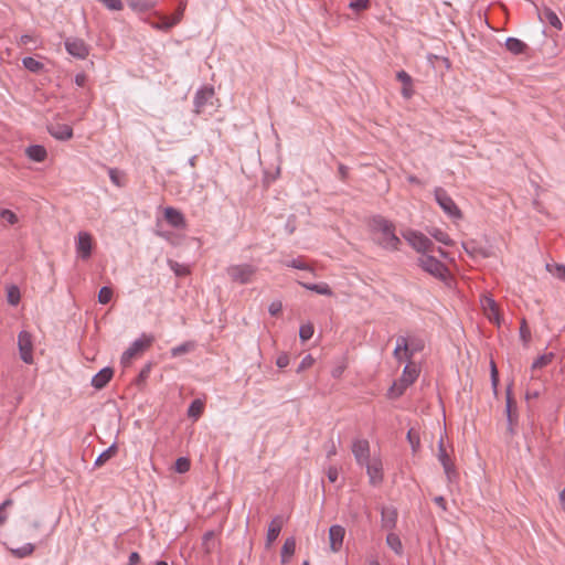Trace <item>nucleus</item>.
<instances>
[{
    "instance_id": "1",
    "label": "nucleus",
    "mask_w": 565,
    "mask_h": 565,
    "mask_svg": "<svg viewBox=\"0 0 565 565\" xmlns=\"http://www.w3.org/2000/svg\"><path fill=\"white\" fill-rule=\"evenodd\" d=\"M371 227L380 234L377 238L379 245L385 249L396 250L401 244V239L395 234V225L381 215H376L371 221Z\"/></svg>"
},
{
    "instance_id": "2",
    "label": "nucleus",
    "mask_w": 565,
    "mask_h": 565,
    "mask_svg": "<svg viewBox=\"0 0 565 565\" xmlns=\"http://www.w3.org/2000/svg\"><path fill=\"white\" fill-rule=\"evenodd\" d=\"M418 376V371L415 366L406 365L401 379L395 381L387 392L390 398H398L404 394L406 388L412 385Z\"/></svg>"
},
{
    "instance_id": "3",
    "label": "nucleus",
    "mask_w": 565,
    "mask_h": 565,
    "mask_svg": "<svg viewBox=\"0 0 565 565\" xmlns=\"http://www.w3.org/2000/svg\"><path fill=\"white\" fill-rule=\"evenodd\" d=\"M226 273L233 282L246 285L253 281L257 267L250 264L231 265L226 268Z\"/></svg>"
},
{
    "instance_id": "4",
    "label": "nucleus",
    "mask_w": 565,
    "mask_h": 565,
    "mask_svg": "<svg viewBox=\"0 0 565 565\" xmlns=\"http://www.w3.org/2000/svg\"><path fill=\"white\" fill-rule=\"evenodd\" d=\"M418 266L422 267L426 273L430 274L439 280H446L448 275V268L436 257L431 255H422L418 260Z\"/></svg>"
},
{
    "instance_id": "5",
    "label": "nucleus",
    "mask_w": 565,
    "mask_h": 565,
    "mask_svg": "<svg viewBox=\"0 0 565 565\" xmlns=\"http://www.w3.org/2000/svg\"><path fill=\"white\" fill-rule=\"evenodd\" d=\"M153 342L152 335L142 334L141 338L135 340L130 347L122 353L121 355V364L127 366L130 364V361L136 358L138 354L146 351Z\"/></svg>"
},
{
    "instance_id": "6",
    "label": "nucleus",
    "mask_w": 565,
    "mask_h": 565,
    "mask_svg": "<svg viewBox=\"0 0 565 565\" xmlns=\"http://www.w3.org/2000/svg\"><path fill=\"white\" fill-rule=\"evenodd\" d=\"M435 199L439 206L447 213L449 216L454 218H461L462 213L460 209L457 206L455 201L448 195L447 191L440 186L436 188Z\"/></svg>"
},
{
    "instance_id": "7",
    "label": "nucleus",
    "mask_w": 565,
    "mask_h": 565,
    "mask_svg": "<svg viewBox=\"0 0 565 565\" xmlns=\"http://www.w3.org/2000/svg\"><path fill=\"white\" fill-rule=\"evenodd\" d=\"M404 238L419 253L427 255L429 252H434V243L424 234L409 231L404 234Z\"/></svg>"
},
{
    "instance_id": "8",
    "label": "nucleus",
    "mask_w": 565,
    "mask_h": 565,
    "mask_svg": "<svg viewBox=\"0 0 565 565\" xmlns=\"http://www.w3.org/2000/svg\"><path fill=\"white\" fill-rule=\"evenodd\" d=\"M214 88L212 86H203L200 88L194 96V109L196 115H201L205 111L207 105L213 106L212 99L214 97Z\"/></svg>"
},
{
    "instance_id": "9",
    "label": "nucleus",
    "mask_w": 565,
    "mask_h": 565,
    "mask_svg": "<svg viewBox=\"0 0 565 565\" xmlns=\"http://www.w3.org/2000/svg\"><path fill=\"white\" fill-rule=\"evenodd\" d=\"M505 413L508 418V433L513 436L518 424L516 403L512 396V384L507 387Z\"/></svg>"
},
{
    "instance_id": "10",
    "label": "nucleus",
    "mask_w": 565,
    "mask_h": 565,
    "mask_svg": "<svg viewBox=\"0 0 565 565\" xmlns=\"http://www.w3.org/2000/svg\"><path fill=\"white\" fill-rule=\"evenodd\" d=\"M64 44L67 53L75 58L85 60L89 55V45L82 39L71 36Z\"/></svg>"
},
{
    "instance_id": "11",
    "label": "nucleus",
    "mask_w": 565,
    "mask_h": 565,
    "mask_svg": "<svg viewBox=\"0 0 565 565\" xmlns=\"http://www.w3.org/2000/svg\"><path fill=\"white\" fill-rule=\"evenodd\" d=\"M18 345L21 360L28 364L33 363L32 337L26 331H21L18 337Z\"/></svg>"
},
{
    "instance_id": "12",
    "label": "nucleus",
    "mask_w": 565,
    "mask_h": 565,
    "mask_svg": "<svg viewBox=\"0 0 565 565\" xmlns=\"http://www.w3.org/2000/svg\"><path fill=\"white\" fill-rule=\"evenodd\" d=\"M438 460L440 461L441 466L444 467L445 473L449 481L452 480V477L456 476L455 466L450 459V456L448 455L445 444H444V437L441 436L438 441Z\"/></svg>"
},
{
    "instance_id": "13",
    "label": "nucleus",
    "mask_w": 565,
    "mask_h": 565,
    "mask_svg": "<svg viewBox=\"0 0 565 565\" xmlns=\"http://www.w3.org/2000/svg\"><path fill=\"white\" fill-rule=\"evenodd\" d=\"M93 237L87 232H79L76 241V252L82 259H88L92 255Z\"/></svg>"
},
{
    "instance_id": "14",
    "label": "nucleus",
    "mask_w": 565,
    "mask_h": 565,
    "mask_svg": "<svg viewBox=\"0 0 565 565\" xmlns=\"http://www.w3.org/2000/svg\"><path fill=\"white\" fill-rule=\"evenodd\" d=\"M345 536V529L342 525L335 524L329 529V543L330 550L338 553L342 548L343 540Z\"/></svg>"
},
{
    "instance_id": "15",
    "label": "nucleus",
    "mask_w": 565,
    "mask_h": 565,
    "mask_svg": "<svg viewBox=\"0 0 565 565\" xmlns=\"http://www.w3.org/2000/svg\"><path fill=\"white\" fill-rule=\"evenodd\" d=\"M352 452L360 465L367 463L370 457V444L366 439H356L352 445Z\"/></svg>"
},
{
    "instance_id": "16",
    "label": "nucleus",
    "mask_w": 565,
    "mask_h": 565,
    "mask_svg": "<svg viewBox=\"0 0 565 565\" xmlns=\"http://www.w3.org/2000/svg\"><path fill=\"white\" fill-rule=\"evenodd\" d=\"M47 131L57 140H68L73 137V129L65 124H52L47 127Z\"/></svg>"
},
{
    "instance_id": "17",
    "label": "nucleus",
    "mask_w": 565,
    "mask_h": 565,
    "mask_svg": "<svg viewBox=\"0 0 565 565\" xmlns=\"http://www.w3.org/2000/svg\"><path fill=\"white\" fill-rule=\"evenodd\" d=\"M284 525V519L281 515L275 516L268 525L266 535V546L269 547L279 536Z\"/></svg>"
},
{
    "instance_id": "18",
    "label": "nucleus",
    "mask_w": 565,
    "mask_h": 565,
    "mask_svg": "<svg viewBox=\"0 0 565 565\" xmlns=\"http://www.w3.org/2000/svg\"><path fill=\"white\" fill-rule=\"evenodd\" d=\"M481 303L488 319L499 324L500 315L497 302L491 297L483 296V298L481 299Z\"/></svg>"
},
{
    "instance_id": "19",
    "label": "nucleus",
    "mask_w": 565,
    "mask_h": 565,
    "mask_svg": "<svg viewBox=\"0 0 565 565\" xmlns=\"http://www.w3.org/2000/svg\"><path fill=\"white\" fill-rule=\"evenodd\" d=\"M113 375L114 371L111 367H104L93 376L92 385L96 390H102L109 383V381L113 379Z\"/></svg>"
},
{
    "instance_id": "20",
    "label": "nucleus",
    "mask_w": 565,
    "mask_h": 565,
    "mask_svg": "<svg viewBox=\"0 0 565 565\" xmlns=\"http://www.w3.org/2000/svg\"><path fill=\"white\" fill-rule=\"evenodd\" d=\"M396 78H397V81H399L403 84V87H402L403 97L406 99H409L414 95L412 76L405 71H399L396 74Z\"/></svg>"
},
{
    "instance_id": "21",
    "label": "nucleus",
    "mask_w": 565,
    "mask_h": 565,
    "mask_svg": "<svg viewBox=\"0 0 565 565\" xmlns=\"http://www.w3.org/2000/svg\"><path fill=\"white\" fill-rule=\"evenodd\" d=\"M164 218L173 227H182L185 224L182 213L174 207L164 210Z\"/></svg>"
},
{
    "instance_id": "22",
    "label": "nucleus",
    "mask_w": 565,
    "mask_h": 565,
    "mask_svg": "<svg viewBox=\"0 0 565 565\" xmlns=\"http://www.w3.org/2000/svg\"><path fill=\"white\" fill-rule=\"evenodd\" d=\"M218 542L214 531H207L202 537V550L205 555H211L217 547Z\"/></svg>"
},
{
    "instance_id": "23",
    "label": "nucleus",
    "mask_w": 565,
    "mask_h": 565,
    "mask_svg": "<svg viewBox=\"0 0 565 565\" xmlns=\"http://www.w3.org/2000/svg\"><path fill=\"white\" fill-rule=\"evenodd\" d=\"M409 342L405 337H398L396 339V347L394 350V356L396 360L402 361L404 358L408 360Z\"/></svg>"
},
{
    "instance_id": "24",
    "label": "nucleus",
    "mask_w": 565,
    "mask_h": 565,
    "mask_svg": "<svg viewBox=\"0 0 565 565\" xmlns=\"http://www.w3.org/2000/svg\"><path fill=\"white\" fill-rule=\"evenodd\" d=\"M505 46L507 50L514 55L524 54L529 50L527 44L516 38H508Z\"/></svg>"
},
{
    "instance_id": "25",
    "label": "nucleus",
    "mask_w": 565,
    "mask_h": 565,
    "mask_svg": "<svg viewBox=\"0 0 565 565\" xmlns=\"http://www.w3.org/2000/svg\"><path fill=\"white\" fill-rule=\"evenodd\" d=\"M366 465V471L370 477V482L372 484H377L382 481V468L380 462H369Z\"/></svg>"
},
{
    "instance_id": "26",
    "label": "nucleus",
    "mask_w": 565,
    "mask_h": 565,
    "mask_svg": "<svg viewBox=\"0 0 565 565\" xmlns=\"http://www.w3.org/2000/svg\"><path fill=\"white\" fill-rule=\"evenodd\" d=\"M25 153L31 160L35 162L44 161L47 156L46 149L40 145H33L28 147Z\"/></svg>"
},
{
    "instance_id": "27",
    "label": "nucleus",
    "mask_w": 565,
    "mask_h": 565,
    "mask_svg": "<svg viewBox=\"0 0 565 565\" xmlns=\"http://www.w3.org/2000/svg\"><path fill=\"white\" fill-rule=\"evenodd\" d=\"M296 551V540L295 537H288L282 547H281V563L286 564L289 558L295 554Z\"/></svg>"
},
{
    "instance_id": "28",
    "label": "nucleus",
    "mask_w": 565,
    "mask_h": 565,
    "mask_svg": "<svg viewBox=\"0 0 565 565\" xmlns=\"http://www.w3.org/2000/svg\"><path fill=\"white\" fill-rule=\"evenodd\" d=\"M397 512L394 509L382 510V525L385 529H393L396 525Z\"/></svg>"
},
{
    "instance_id": "29",
    "label": "nucleus",
    "mask_w": 565,
    "mask_h": 565,
    "mask_svg": "<svg viewBox=\"0 0 565 565\" xmlns=\"http://www.w3.org/2000/svg\"><path fill=\"white\" fill-rule=\"evenodd\" d=\"M554 358H555V354L553 352L544 353L543 355H541L534 360V362L532 363L531 370L533 372H535L536 370H541V369L547 366L548 364L552 363Z\"/></svg>"
},
{
    "instance_id": "30",
    "label": "nucleus",
    "mask_w": 565,
    "mask_h": 565,
    "mask_svg": "<svg viewBox=\"0 0 565 565\" xmlns=\"http://www.w3.org/2000/svg\"><path fill=\"white\" fill-rule=\"evenodd\" d=\"M23 66L32 73H41L44 70V64L31 56H26L22 60Z\"/></svg>"
},
{
    "instance_id": "31",
    "label": "nucleus",
    "mask_w": 565,
    "mask_h": 565,
    "mask_svg": "<svg viewBox=\"0 0 565 565\" xmlns=\"http://www.w3.org/2000/svg\"><path fill=\"white\" fill-rule=\"evenodd\" d=\"M301 286L305 287L306 289L315 291V292H317L319 295H324V296H331L332 295L331 288L326 282H322V284H306V282H301Z\"/></svg>"
},
{
    "instance_id": "32",
    "label": "nucleus",
    "mask_w": 565,
    "mask_h": 565,
    "mask_svg": "<svg viewBox=\"0 0 565 565\" xmlns=\"http://www.w3.org/2000/svg\"><path fill=\"white\" fill-rule=\"evenodd\" d=\"M117 450H118V448H117L116 444H113L111 446H109L105 451H103L97 457V459L95 460V466L96 467L103 466L106 461H108L110 458H113L117 454Z\"/></svg>"
},
{
    "instance_id": "33",
    "label": "nucleus",
    "mask_w": 565,
    "mask_h": 565,
    "mask_svg": "<svg viewBox=\"0 0 565 565\" xmlns=\"http://www.w3.org/2000/svg\"><path fill=\"white\" fill-rule=\"evenodd\" d=\"M21 292L18 286L11 285L7 288V300L11 306H17L20 302Z\"/></svg>"
},
{
    "instance_id": "34",
    "label": "nucleus",
    "mask_w": 565,
    "mask_h": 565,
    "mask_svg": "<svg viewBox=\"0 0 565 565\" xmlns=\"http://www.w3.org/2000/svg\"><path fill=\"white\" fill-rule=\"evenodd\" d=\"M203 409H204L203 402L200 399H194L189 406L188 416L196 419L202 415Z\"/></svg>"
},
{
    "instance_id": "35",
    "label": "nucleus",
    "mask_w": 565,
    "mask_h": 565,
    "mask_svg": "<svg viewBox=\"0 0 565 565\" xmlns=\"http://www.w3.org/2000/svg\"><path fill=\"white\" fill-rule=\"evenodd\" d=\"M546 270L559 280L565 281V265L546 264Z\"/></svg>"
},
{
    "instance_id": "36",
    "label": "nucleus",
    "mask_w": 565,
    "mask_h": 565,
    "mask_svg": "<svg viewBox=\"0 0 565 565\" xmlns=\"http://www.w3.org/2000/svg\"><path fill=\"white\" fill-rule=\"evenodd\" d=\"M544 15L547 22L557 30L563 29V24L558 19L557 14L550 8H544Z\"/></svg>"
},
{
    "instance_id": "37",
    "label": "nucleus",
    "mask_w": 565,
    "mask_h": 565,
    "mask_svg": "<svg viewBox=\"0 0 565 565\" xmlns=\"http://www.w3.org/2000/svg\"><path fill=\"white\" fill-rule=\"evenodd\" d=\"M34 545L31 543H26L21 547L11 550L12 555L18 558H23L30 556L34 552Z\"/></svg>"
},
{
    "instance_id": "38",
    "label": "nucleus",
    "mask_w": 565,
    "mask_h": 565,
    "mask_svg": "<svg viewBox=\"0 0 565 565\" xmlns=\"http://www.w3.org/2000/svg\"><path fill=\"white\" fill-rule=\"evenodd\" d=\"M386 543L395 553H397V554L402 553L403 545H402L401 539L395 533H390L386 536Z\"/></svg>"
},
{
    "instance_id": "39",
    "label": "nucleus",
    "mask_w": 565,
    "mask_h": 565,
    "mask_svg": "<svg viewBox=\"0 0 565 565\" xmlns=\"http://www.w3.org/2000/svg\"><path fill=\"white\" fill-rule=\"evenodd\" d=\"M195 348V343L194 342H185V343H182L178 347H174L171 349V355L172 356H179V355H182V354H185V353H189L190 351H192L193 349Z\"/></svg>"
},
{
    "instance_id": "40",
    "label": "nucleus",
    "mask_w": 565,
    "mask_h": 565,
    "mask_svg": "<svg viewBox=\"0 0 565 565\" xmlns=\"http://www.w3.org/2000/svg\"><path fill=\"white\" fill-rule=\"evenodd\" d=\"M130 8L139 11H148L153 7V3L149 0H127Z\"/></svg>"
},
{
    "instance_id": "41",
    "label": "nucleus",
    "mask_w": 565,
    "mask_h": 565,
    "mask_svg": "<svg viewBox=\"0 0 565 565\" xmlns=\"http://www.w3.org/2000/svg\"><path fill=\"white\" fill-rule=\"evenodd\" d=\"M0 218L10 225H14L19 222L17 214L8 209H0Z\"/></svg>"
},
{
    "instance_id": "42",
    "label": "nucleus",
    "mask_w": 565,
    "mask_h": 565,
    "mask_svg": "<svg viewBox=\"0 0 565 565\" xmlns=\"http://www.w3.org/2000/svg\"><path fill=\"white\" fill-rule=\"evenodd\" d=\"M191 462L185 457H180L175 460L174 469L179 473H185L190 470Z\"/></svg>"
},
{
    "instance_id": "43",
    "label": "nucleus",
    "mask_w": 565,
    "mask_h": 565,
    "mask_svg": "<svg viewBox=\"0 0 565 565\" xmlns=\"http://www.w3.org/2000/svg\"><path fill=\"white\" fill-rule=\"evenodd\" d=\"M407 440L409 441L412 449L414 452H416L419 449L420 446V439L417 431H415L413 428L407 431Z\"/></svg>"
},
{
    "instance_id": "44",
    "label": "nucleus",
    "mask_w": 565,
    "mask_h": 565,
    "mask_svg": "<svg viewBox=\"0 0 565 565\" xmlns=\"http://www.w3.org/2000/svg\"><path fill=\"white\" fill-rule=\"evenodd\" d=\"M113 289L110 287L104 286L100 288L98 292V301L102 305H106L111 300Z\"/></svg>"
},
{
    "instance_id": "45",
    "label": "nucleus",
    "mask_w": 565,
    "mask_h": 565,
    "mask_svg": "<svg viewBox=\"0 0 565 565\" xmlns=\"http://www.w3.org/2000/svg\"><path fill=\"white\" fill-rule=\"evenodd\" d=\"M520 338L524 342V345H527L531 339V331L527 327L526 320L522 319L520 326Z\"/></svg>"
},
{
    "instance_id": "46",
    "label": "nucleus",
    "mask_w": 565,
    "mask_h": 565,
    "mask_svg": "<svg viewBox=\"0 0 565 565\" xmlns=\"http://www.w3.org/2000/svg\"><path fill=\"white\" fill-rule=\"evenodd\" d=\"M313 335V326L308 323V324H302L300 327V330H299V338L301 339V341H308L309 339H311V337Z\"/></svg>"
},
{
    "instance_id": "47",
    "label": "nucleus",
    "mask_w": 565,
    "mask_h": 565,
    "mask_svg": "<svg viewBox=\"0 0 565 565\" xmlns=\"http://www.w3.org/2000/svg\"><path fill=\"white\" fill-rule=\"evenodd\" d=\"M369 6H370V0H352L349 3V8H351L352 10H354L356 12L366 10L369 8Z\"/></svg>"
},
{
    "instance_id": "48",
    "label": "nucleus",
    "mask_w": 565,
    "mask_h": 565,
    "mask_svg": "<svg viewBox=\"0 0 565 565\" xmlns=\"http://www.w3.org/2000/svg\"><path fill=\"white\" fill-rule=\"evenodd\" d=\"M315 363V359L310 355V354H307L300 362V364L298 365L296 372L297 373H301L302 371L311 367Z\"/></svg>"
},
{
    "instance_id": "49",
    "label": "nucleus",
    "mask_w": 565,
    "mask_h": 565,
    "mask_svg": "<svg viewBox=\"0 0 565 565\" xmlns=\"http://www.w3.org/2000/svg\"><path fill=\"white\" fill-rule=\"evenodd\" d=\"M490 371H491V384H492L494 392H497V388L499 385V372H498L497 365L493 360L490 362Z\"/></svg>"
},
{
    "instance_id": "50",
    "label": "nucleus",
    "mask_w": 565,
    "mask_h": 565,
    "mask_svg": "<svg viewBox=\"0 0 565 565\" xmlns=\"http://www.w3.org/2000/svg\"><path fill=\"white\" fill-rule=\"evenodd\" d=\"M431 235L440 243L445 245H451L452 241L450 239L449 235L440 230H435Z\"/></svg>"
},
{
    "instance_id": "51",
    "label": "nucleus",
    "mask_w": 565,
    "mask_h": 565,
    "mask_svg": "<svg viewBox=\"0 0 565 565\" xmlns=\"http://www.w3.org/2000/svg\"><path fill=\"white\" fill-rule=\"evenodd\" d=\"M170 267L177 276H185L189 274V269L177 262H170Z\"/></svg>"
},
{
    "instance_id": "52",
    "label": "nucleus",
    "mask_w": 565,
    "mask_h": 565,
    "mask_svg": "<svg viewBox=\"0 0 565 565\" xmlns=\"http://www.w3.org/2000/svg\"><path fill=\"white\" fill-rule=\"evenodd\" d=\"M462 247L465 248V250L470 254L471 256H476L478 254H481L482 250L481 248H477L475 246V242H465L462 243Z\"/></svg>"
},
{
    "instance_id": "53",
    "label": "nucleus",
    "mask_w": 565,
    "mask_h": 565,
    "mask_svg": "<svg viewBox=\"0 0 565 565\" xmlns=\"http://www.w3.org/2000/svg\"><path fill=\"white\" fill-rule=\"evenodd\" d=\"M12 503L13 501L11 499H7L0 504V525L7 520V515L4 513L6 508L11 507Z\"/></svg>"
},
{
    "instance_id": "54",
    "label": "nucleus",
    "mask_w": 565,
    "mask_h": 565,
    "mask_svg": "<svg viewBox=\"0 0 565 565\" xmlns=\"http://www.w3.org/2000/svg\"><path fill=\"white\" fill-rule=\"evenodd\" d=\"M282 310V303L281 301H273L270 305H269V308H268V311L271 316H278Z\"/></svg>"
},
{
    "instance_id": "55",
    "label": "nucleus",
    "mask_w": 565,
    "mask_h": 565,
    "mask_svg": "<svg viewBox=\"0 0 565 565\" xmlns=\"http://www.w3.org/2000/svg\"><path fill=\"white\" fill-rule=\"evenodd\" d=\"M150 371H151V364L150 363L146 364L142 367V370L140 371L137 382L138 383L145 382L148 379Z\"/></svg>"
},
{
    "instance_id": "56",
    "label": "nucleus",
    "mask_w": 565,
    "mask_h": 565,
    "mask_svg": "<svg viewBox=\"0 0 565 565\" xmlns=\"http://www.w3.org/2000/svg\"><path fill=\"white\" fill-rule=\"evenodd\" d=\"M424 348V344L420 341H412L409 343V353H408V360L412 359L413 354L417 351H420Z\"/></svg>"
},
{
    "instance_id": "57",
    "label": "nucleus",
    "mask_w": 565,
    "mask_h": 565,
    "mask_svg": "<svg viewBox=\"0 0 565 565\" xmlns=\"http://www.w3.org/2000/svg\"><path fill=\"white\" fill-rule=\"evenodd\" d=\"M286 266L297 268V269H308V266L300 259H292L286 263Z\"/></svg>"
},
{
    "instance_id": "58",
    "label": "nucleus",
    "mask_w": 565,
    "mask_h": 565,
    "mask_svg": "<svg viewBox=\"0 0 565 565\" xmlns=\"http://www.w3.org/2000/svg\"><path fill=\"white\" fill-rule=\"evenodd\" d=\"M276 364L278 367L284 369L289 364V356L286 353H281L277 360Z\"/></svg>"
},
{
    "instance_id": "59",
    "label": "nucleus",
    "mask_w": 565,
    "mask_h": 565,
    "mask_svg": "<svg viewBox=\"0 0 565 565\" xmlns=\"http://www.w3.org/2000/svg\"><path fill=\"white\" fill-rule=\"evenodd\" d=\"M327 476H328V479L330 482H335L339 477V471H338L337 467H329V469L327 471Z\"/></svg>"
},
{
    "instance_id": "60",
    "label": "nucleus",
    "mask_w": 565,
    "mask_h": 565,
    "mask_svg": "<svg viewBox=\"0 0 565 565\" xmlns=\"http://www.w3.org/2000/svg\"><path fill=\"white\" fill-rule=\"evenodd\" d=\"M109 178L114 184H116L117 186H121L118 171L116 169H109Z\"/></svg>"
},
{
    "instance_id": "61",
    "label": "nucleus",
    "mask_w": 565,
    "mask_h": 565,
    "mask_svg": "<svg viewBox=\"0 0 565 565\" xmlns=\"http://www.w3.org/2000/svg\"><path fill=\"white\" fill-rule=\"evenodd\" d=\"M87 82V76L85 73H78L75 76V83L77 86L83 87Z\"/></svg>"
},
{
    "instance_id": "62",
    "label": "nucleus",
    "mask_w": 565,
    "mask_h": 565,
    "mask_svg": "<svg viewBox=\"0 0 565 565\" xmlns=\"http://www.w3.org/2000/svg\"><path fill=\"white\" fill-rule=\"evenodd\" d=\"M338 172H339L340 179L342 181H344L348 178L349 168L347 166L340 163L338 167Z\"/></svg>"
},
{
    "instance_id": "63",
    "label": "nucleus",
    "mask_w": 565,
    "mask_h": 565,
    "mask_svg": "<svg viewBox=\"0 0 565 565\" xmlns=\"http://www.w3.org/2000/svg\"><path fill=\"white\" fill-rule=\"evenodd\" d=\"M434 502L444 511L447 510V503L444 497L438 495L434 498Z\"/></svg>"
},
{
    "instance_id": "64",
    "label": "nucleus",
    "mask_w": 565,
    "mask_h": 565,
    "mask_svg": "<svg viewBox=\"0 0 565 565\" xmlns=\"http://www.w3.org/2000/svg\"><path fill=\"white\" fill-rule=\"evenodd\" d=\"M140 562V556L137 552H132L130 555H129V561H128V565H138V563Z\"/></svg>"
}]
</instances>
